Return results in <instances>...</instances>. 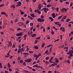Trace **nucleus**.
Wrapping results in <instances>:
<instances>
[{
  "label": "nucleus",
  "instance_id": "f257e3e1",
  "mask_svg": "<svg viewBox=\"0 0 73 73\" xmlns=\"http://www.w3.org/2000/svg\"><path fill=\"white\" fill-rule=\"evenodd\" d=\"M37 21H38V22H44L45 21V20L44 19H41L40 18H39L38 19H37Z\"/></svg>",
  "mask_w": 73,
  "mask_h": 73
},
{
  "label": "nucleus",
  "instance_id": "f03ea898",
  "mask_svg": "<svg viewBox=\"0 0 73 73\" xmlns=\"http://www.w3.org/2000/svg\"><path fill=\"white\" fill-rule=\"evenodd\" d=\"M23 35V33L20 32L19 33L17 34H16V36H21Z\"/></svg>",
  "mask_w": 73,
  "mask_h": 73
},
{
  "label": "nucleus",
  "instance_id": "7ed1b4c3",
  "mask_svg": "<svg viewBox=\"0 0 73 73\" xmlns=\"http://www.w3.org/2000/svg\"><path fill=\"white\" fill-rule=\"evenodd\" d=\"M67 10H66V9L65 8H63L62 9L61 12L64 13L65 12H66Z\"/></svg>",
  "mask_w": 73,
  "mask_h": 73
},
{
  "label": "nucleus",
  "instance_id": "20e7f679",
  "mask_svg": "<svg viewBox=\"0 0 73 73\" xmlns=\"http://www.w3.org/2000/svg\"><path fill=\"white\" fill-rule=\"evenodd\" d=\"M52 16L53 18L54 19L56 17V15H55V14L54 13H53L51 15Z\"/></svg>",
  "mask_w": 73,
  "mask_h": 73
},
{
  "label": "nucleus",
  "instance_id": "39448f33",
  "mask_svg": "<svg viewBox=\"0 0 73 73\" xmlns=\"http://www.w3.org/2000/svg\"><path fill=\"white\" fill-rule=\"evenodd\" d=\"M21 26H24L25 28H27V27L26 26V25H25L23 23H22V24L21 25Z\"/></svg>",
  "mask_w": 73,
  "mask_h": 73
},
{
  "label": "nucleus",
  "instance_id": "423d86ee",
  "mask_svg": "<svg viewBox=\"0 0 73 73\" xmlns=\"http://www.w3.org/2000/svg\"><path fill=\"white\" fill-rule=\"evenodd\" d=\"M27 61L28 62H31V61H32V60L31 59H27Z\"/></svg>",
  "mask_w": 73,
  "mask_h": 73
},
{
  "label": "nucleus",
  "instance_id": "0eeeda50",
  "mask_svg": "<svg viewBox=\"0 0 73 73\" xmlns=\"http://www.w3.org/2000/svg\"><path fill=\"white\" fill-rule=\"evenodd\" d=\"M49 19L50 20H51V21H53V20H54V19H53V18H52V17H49Z\"/></svg>",
  "mask_w": 73,
  "mask_h": 73
},
{
  "label": "nucleus",
  "instance_id": "6e6552de",
  "mask_svg": "<svg viewBox=\"0 0 73 73\" xmlns=\"http://www.w3.org/2000/svg\"><path fill=\"white\" fill-rule=\"evenodd\" d=\"M41 4H40L38 6V7L39 10H41Z\"/></svg>",
  "mask_w": 73,
  "mask_h": 73
},
{
  "label": "nucleus",
  "instance_id": "1a4fd4ad",
  "mask_svg": "<svg viewBox=\"0 0 73 73\" xmlns=\"http://www.w3.org/2000/svg\"><path fill=\"white\" fill-rule=\"evenodd\" d=\"M67 54L69 55V54H73V53H72V52L70 51H69L68 52H67Z\"/></svg>",
  "mask_w": 73,
  "mask_h": 73
},
{
  "label": "nucleus",
  "instance_id": "9d476101",
  "mask_svg": "<svg viewBox=\"0 0 73 73\" xmlns=\"http://www.w3.org/2000/svg\"><path fill=\"white\" fill-rule=\"evenodd\" d=\"M73 56V54H70L69 56L68 57L69 58H70L71 57Z\"/></svg>",
  "mask_w": 73,
  "mask_h": 73
},
{
  "label": "nucleus",
  "instance_id": "9b49d317",
  "mask_svg": "<svg viewBox=\"0 0 73 73\" xmlns=\"http://www.w3.org/2000/svg\"><path fill=\"white\" fill-rule=\"evenodd\" d=\"M10 8H13L14 9H15V6L14 5H12L10 7Z\"/></svg>",
  "mask_w": 73,
  "mask_h": 73
},
{
  "label": "nucleus",
  "instance_id": "f8f14e48",
  "mask_svg": "<svg viewBox=\"0 0 73 73\" xmlns=\"http://www.w3.org/2000/svg\"><path fill=\"white\" fill-rule=\"evenodd\" d=\"M44 11L45 13H47V10H46V8H44Z\"/></svg>",
  "mask_w": 73,
  "mask_h": 73
},
{
  "label": "nucleus",
  "instance_id": "ddd939ff",
  "mask_svg": "<svg viewBox=\"0 0 73 73\" xmlns=\"http://www.w3.org/2000/svg\"><path fill=\"white\" fill-rule=\"evenodd\" d=\"M34 57H36V58H38V56L37 55V54H34Z\"/></svg>",
  "mask_w": 73,
  "mask_h": 73
},
{
  "label": "nucleus",
  "instance_id": "4468645a",
  "mask_svg": "<svg viewBox=\"0 0 73 73\" xmlns=\"http://www.w3.org/2000/svg\"><path fill=\"white\" fill-rule=\"evenodd\" d=\"M31 36L32 37H35V36H36V34H33Z\"/></svg>",
  "mask_w": 73,
  "mask_h": 73
},
{
  "label": "nucleus",
  "instance_id": "2eb2a0df",
  "mask_svg": "<svg viewBox=\"0 0 73 73\" xmlns=\"http://www.w3.org/2000/svg\"><path fill=\"white\" fill-rule=\"evenodd\" d=\"M34 48L35 49H38V47L37 46H35Z\"/></svg>",
  "mask_w": 73,
  "mask_h": 73
},
{
  "label": "nucleus",
  "instance_id": "dca6fc26",
  "mask_svg": "<svg viewBox=\"0 0 73 73\" xmlns=\"http://www.w3.org/2000/svg\"><path fill=\"white\" fill-rule=\"evenodd\" d=\"M46 6H47V7H48V8L51 7V5L49 4H48Z\"/></svg>",
  "mask_w": 73,
  "mask_h": 73
},
{
  "label": "nucleus",
  "instance_id": "f3484780",
  "mask_svg": "<svg viewBox=\"0 0 73 73\" xmlns=\"http://www.w3.org/2000/svg\"><path fill=\"white\" fill-rule=\"evenodd\" d=\"M24 72L26 73H31V72H29V71H28L27 70H24Z\"/></svg>",
  "mask_w": 73,
  "mask_h": 73
},
{
  "label": "nucleus",
  "instance_id": "a211bd4d",
  "mask_svg": "<svg viewBox=\"0 0 73 73\" xmlns=\"http://www.w3.org/2000/svg\"><path fill=\"white\" fill-rule=\"evenodd\" d=\"M7 65L8 66V68H10L11 66V65H10V64H9V63L7 64Z\"/></svg>",
  "mask_w": 73,
  "mask_h": 73
},
{
  "label": "nucleus",
  "instance_id": "6ab92c4d",
  "mask_svg": "<svg viewBox=\"0 0 73 73\" xmlns=\"http://www.w3.org/2000/svg\"><path fill=\"white\" fill-rule=\"evenodd\" d=\"M52 46V44H50L48 45L46 47H45V48H49V47H50V46Z\"/></svg>",
  "mask_w": 73,
  "mask_h": 73
},
{
  "label": "nucleus",
  "instance_id": "aec40b11",
  "mask_svg": "<svg viewBox=\"0 0 73 73\" xmlns=\"http://www.w3.org/2000/svg\"><path fill=\"white\" fill-rule=\"evenodd\" d=\"M37 12H38V14H41V12L40 11H39V10L38 9H37Z\"/></svg>",
  "mask_w": 73,
  "mask_h": 73
},
{
  "label": "nucleus",
  "instance_id": "412c9836",
  "mask_svg": "<svg viewBox=\"0 0 73 73\" xmlns=\"http://www.w3.org/2000/svg\"><path fill=\"white\" fill-rule=\"evenodd\" d=\"M37 42H38V40H35V42H34V44H37Z\"/></svg>",
  "mask_w": 73,
  "mask_h": 73
},
{
  "label": "nucleus",
  "instance_id": "4be33fe9",
  "mask_svg": "<svg viewBox=\"0 0 73 73\" xmlns=\"http://www.w3.org/2000/svg\"><path fill=\"white\" fill-rule=\"evenodd\" d=\"M62 15L61 16H60V17H59L58 18V20H60V19L62 18Z\"/></svg>",
  "mask_w": 73,
  "mask_h": 73
},
{
  "label": "nucleus",
  "instance_id": "5701e85b",
  "mask_svg": "<svg viewBox=\"0 0 73 73\" xmlns=\"http://www.w3.org/2000/svg\"><path fill=\"white\" fill-rule=\"evenodd\" d=\"M18 4H19L20 5H21V4H22V3H21V2H20V1L18 2Z\"/></svg>",
  "mask_w": 73,
  "mask_h": 73
},
{
  "label": "nucleus",
  "instance_id": "b1692460",
  "mask_svg": "<svg viewBox=\"0 0 73 73\" xmlns=\"http://www.w3.org/2000/svg\"><path fill=\"white\" fill-rule=\"evenodd\" d=\"M23 54L24 55H29V54L28 53H23Z\"/></svg>",
  "mask_w": 73,
  "mask_h": 73
},
{
  "label": "nucleus",
  "instance_id": "393cba45",
  "mask_svg": "<svg viewBox=\"0 0 73 73\" xmlns=\"http://www.w3.org/2000/svg\"><path fill=\"white\" fill-rule=\"evenodd\" d=\"M45 45V44L44 43H43L42 44V46H41V47H42V48L44 47V45Z\"/></svg>",
  "mask_w": 73,
  "mask_h": 73
},
{
  "label": "nucleus",
  "instance_id": "a878e982",
  "mask_svg": "<svg viewBox=\"0 0 73 73\" xmlns=\"http://www.w3.org/2000/svg\"><path fill=\"white\" fill-rule=\"evenodd\" d=\"M55 9L56 11H57V12L59 11V8L58 7H57L56 8H55Z\"/></svg>",
  "mask_w": 73,
  "mask_h": 73
},
{
  "label": "nucleus",
  "instance_id": "bb28decb",
  "mask_svg": "<svg viewBox=\"0 0 73 73\" xmlns=\"http://www.w3.org/2000/svg\"><path fill=\"white\" fill-rule=\"evenodd\" d=\"M70 21V19H67L66 20V21L67 23L68 22V21Z\"/></svg>",
  "mask_w": 73,
  "mask_h": 73
},
{
  "label": "nucleus",
  "instance_id": "cd10ccee",
  "mask_svg": "<svg viewBox=\"0 0 73 73\" xmlns=\"http://www.w3.org/2000/svg\"><path fill=\"white\" fill-rule=\"evenodd\" d=\"M66 62H67L68 64H70V62H69V60H68L66 61Z\"/></svg>",
  "mask_w": 73,
  "mask_h": 73
},
{
  "label": "nucleus",
  "instance_id": "c85d7f7f",
  "mask_svg": "<svg viewBox=\"0 0 73 73\" xmlns=\"http://www.w3.org/2000/svg\"><path fill=\"white\" fill-rule=\"evenodd\" d=\"M52 47H51L50 48L49 52L50 53H51V51H52Z\"/></svg>",
  "mask_w": 73,
  "mask_h": 73
},
{
  "label": "nucleus",
  "instance_id": "c756f323",
  "mask_svg": "<svg viewBox=\"0 0 73 73\" xmlns=\"http://www.w3.org/2000/svg\"><path fill=\"white\" fill-rule=\"evenodd\" d=\"M51 33L52 34V35H54V32H53V30H51Z\"/></svg>",
  "mask_w": 73,
  "mask_h": 73
},
{
  "label": "nucleus",
  "instance_id": "7c9ffc66",
  "mask_svg": "<svg viewBox=\"0 0 73 73\" xmlns=\"http://www.w3.org/2000/svg\"><path fill=\"white\" fill-rule=\"evenodd\" d=\"M52 60H53V57H52L49 60V61H52Z\"/></svg>",
  "mask_w": 73,
  "mask_h": 73
},
{
  "label": "nucleus",
  "instance_id": "2f4dec72",
  "mask_svg": "<svg viewBox=\"0 0 73 73\" xmlns=\"http://www.w3.org/2000/svg\"><path fill=\"white\" fill-rule=\"evenodd\" d=\"M49 59V57H46L45 58V59L46 60H48Z\"/></svg>",
  "mask_w": 73,
  "mask_h": 73
},
{
  "label": "nucleus",
  "instance_id": "473e14b6",
  "mask_svg": "<svg viewBox=\"0 0 73 73\" xmlns=\"http://www.w3.org/2000/svg\"><path fill=\"white\" fill-rule=\"evenodd\" d=\"M5 13L4 12H1V15H5Z\"/></svg>",
  "mask_w": 73,
  "mask_h": 73
},
{
  "label": "nucleus",
  "instance_id": "72a5a7b5",
  "mask_svg": "<svg viewBox=\"0 0 73 73\" xmlns=\"http://www.w3.org/2000/svg\"><path fill=\"white\" fill-rule=\"evenodd\" d=\"M9 46H12V43H11V42H9Z\"/></svg>",
  "mask_w": 73,
  "mask_h": 73
},
{
  "label": "nucleus",
  "instance_id": "f704fd0d",
  "mask_svg": "<svg viewBox=\"0 0 73 73\" xmlns=\"http://www.w3.org/2000/svg\"><path fill=\"white\" fill-rule=\"evenodd\" d=\"M65 3L66 4H69V2L66 1L65 2Z\"/></svg>",
  "mask_w": 73,
  "mask_h": 73
},
{
  "label": "nucleus",
  "instance_id": "c9c22d12",
  "mask_svg": "<svg viewBox=\"0 0 73 73\" xmlns=\"http://www.w3.org/2000/svg\"><path fill=\"white\" fill-rule=\"evenodd\" d=\"M58 59L57 60H56L55 61V62H56V63H58L59 62V61H58Z\"/></svg>",
  "mask_w": 73,
  "mask_h": 73
},
{
  "label": "nucleus",
  "instance_id": "e433bc0d",
  "mask_svg": "<svg viewBox=\"0 0 73 73\" xmlns=\"http://www.w3.org/2000/svg\"><path fill=\"white\" fill-rule=\"evenodd\" d=\"M29 53H30V54H32V53H33V51H29Z\"/></svg>",
  "mask_w": 73,
  "mask_h": 73
},
{
  "label": "nucleus",
  "instance_id": "4c0bfd02",
  "mask_svg": "<svg viewBox=\"0 0 73 73\" xmlns=\"http://www.w3.org/2000/svg\"><path fill=\"white\" fill-rule=\"evenodd\" d=\"M30 25L31 26H33V23H30Z\"/></svg>",
  "mask_w": 73,
  "mask_h": 73
},
{
  "label": "nucleus",
  "instance_id": "58836bf2",
  "mask_svg": "<svg viewBox=\"0 0 73 73\" xmlns=\"http://www.w3.org/2000/svg\"><path fill=\"white\" fill-rule=\"evenodd\" d=\"M62 32H65V28L63 27V29L62 30Z\"/></svg>",
  "mask_w": 73,
  "mask_h": 73
},
{
  "label": "nucleus",
  "instance_id": "ea45409f",
  "mask_svg": "<svg viewBox=\"0 0 73 73\" xmlns=\"http://www.w3.org/2000/svg\"><path fill=\"white\" fill-rule=\"evenodd\" d=\"M19 62L20 63H23V61L22 60H20Z\"/></svg>",
  "mask_w": 73,
  "mask_h": 73
},
{
  "label": "nucleus",
  "instance_id": "a19ab883",
  "mask_svg": "<svg viewBox=\"0 0 73 73\" xmlns=\"http://www.w3.org/2000/svg\"><path fill=\"white\" fill-rule=\"evenodd\" d=\"M21 15H24V14H25V13L23 12V11H22L21 12Z\"/></svg>",
  "mask_w": 73,
  "mask_h": 73
},
{
  "label": "nucleus",
  "instance_id": "79ce46f5",
  "mask_svg": "<svg viewBox=\"0 0 73 73\" xmlns=\"http://www.w3.org/2000/svg\"><path fill=\"white\" fill-rule=\"evenodd\" d=\"M20 6H21V5H19V4H17L16 5V7H20Z\"/></svg>",
  "mask_w": 73,
  "mask_h": 73
},
{
  "label": "nucleus",
  "instance_id": "37998d69",
  "mask_svg": "<svg viewBox=\"0 0 73 73\" xmlns=\"http://www.w3.org/2000/svg\"><path fill=\"white\" fill-rule=\"evenodd\" d=\"M64 48L65 49H68V47H64Z\"/></svg>",
  "mask_w": 73,
  "mask_h": 73
},
{
  "label": "nucleus",
  "instance_id": "c03bdc74",
  "mask_svg": "<svg viewBox=\"0 0 73 73\" xmlns=\"http://www.w3.org/2000/svg\"><path fill=\"white\" fill-rule=\"evenodd\" d=\"M48 52V50H46L45 52L44 53L45 54L47 53Z\"/></svg>",
  "mask_w": 73,
  "mask_h": 73
},
{
  "label": "nucleus",
  "instance_id": "a18cd8bd",
  "mask_svg": "<svg viewBox=\"0 0 73 73\" xmlns=\"http://www.w3.org/2000/svg\"><path fill=\"white\" fill-rule=\"evenodd\" d=\"M40 38H41V36L39 37L38 38H37L36 39H38L40 40Z\"/></svg>",
  "mask_w": 73,
  "mask_h": 73
},
{
  "label": "nucleus",
  "instance_id": "49530a36",
  "mask_svg": "<svg viewBox=\"0 0 73 73\" xmlns=\"http://www.w3.org/2000/svg\"><path fill=\"white\" fill-rule=\"evenodd\" d=\"M66 16H65L63 17V18L64 19H66Z\"/></svg>",
  "mask_w": 73,
  "mask_h": 73
},
{
  "label": "nucleus",
  "instance_id": "de8ad7c7",
  "mask_svg": "<svg viewBox=\"0 0 73 73\" xmlns=\"http://www.w3.org/2000/svg\"><path fill=\"white\" fill-rule=\"evenodd\" d=\"M23 65H25V66H26V63H25V62H24L23 63Z\"/></svg>",
  "mask_w": 73,
  "mask_h": 73
},
{
  "label": "nucleus",
  "instance_id": "09e8293b",
  "mask_svg": "<svg viewBox=\"0 0 73 73\" xmlns=\"http://www.w3.org/2000/svg\"><path fill=\"white\" fill-rule=\"evenodd\" d=\"M43 4H44V5H47V4L45 3V2H44V3H43Z\"/></svg>",
  "mask_w": 73,
  "mask_h": 73
},
{
  "label": "nucleus",
  "instance_id": "8fccbe9b",
  "mask_svg": "<svg viewBox=\"0 0 73 73\" xmlns=\"http://www.w3.org/2000/svg\"><path fill=\"white\" fill-rule=\"evenodd\" d=\"M73 3H71L70 4V7H72V5H73Z\"/></svg>",
  "mask_w": 73,
  "mask_h": 73
},
{
  "label": "nucleus",
  "instance_id": "3c124183",
  "mask_svg": "<svg viewBox=\"0 0 73 73\" xmlns=\"http://www.w3.org/2000/svg\"><path fill=\"white\" fill-rule=\"evenodd\" d=\"M27 37V35H24V36H23V37L26 38Z\"/></svg>",
  "mask_w": 73,
  "mask_h": 73
},
{
  "label": "nucleus",
  "instance_id": "603ef678",
  "mask_svg": "<svg viewBox=\"0 0 73 73\" xmlns=\"http://www.w3.org/2000/svg\"><path fill=\"white\" fill-rule=\"evenodd\" d=\"M29 23V20H28V21H26V24H28V23Z\"/></svg>",
  "mask_w": 73,
  "mask_h": 73
},
{
  "label": "nucleus",
  "instance_id": "864d4df0",
  "mask_svg": "<svg viewBox=\"0 0 73 73\" xmlns=\"http://www.w3.org/2000/svg\"><path fill=\"white\" fill-rule=\"evenodd\" d=\"M40 17H41V19H44V16L43 15H41V16Z\"/></svg>",
  "mask_w": 73,
  "mask_h": 73
},
{
  "label": "nucleus",
  "instance_id": "5fc2aeb1",
  "mask_svg": "<svg viewBox=\"0 0 73 73\" xmlns=\"http://www.w3.org/2000/svg\"><path fill=\"white\" fill-rule=\"evenodd\" d=\"M61 24H58L57 25L59 26V27H61Z\"/></svg>",
  "mask_w": 73,
  "mask_h": 73
},
{
  "label": "nucleus",
  "instance_id": "6e6d98bb",
  "mask_svg": "<svg viewBox=\"0 0 73 73\" xmlns=\"http://www.w3.org/2000/svg\"><path fill=\"white\" fill-rule=\"evenodd\" d=\"M51 9H53V10H54V9H55V8H54V7H52Z\"/></svg>",
  "mask_w": 73,
  "mask_h": 73
},
{
  "label": "nucleus",
  "instance_id": "4d7b16f0",
  "mask_svg": "<svg viewBox=\"0 0 73 73\" xmlns=\"http://www.w3.org/2000/svg\"><path fill=\"white\" fill-rule=\"evenodd\" d=\"M17 31H20L21 30V29L20 28H18L17 29Z\"/></svg>",
  "mask_w": 73,
  "mask_h": 73
},
{
  "label": "nucleus",
  "instance_id": "13d9d810",
  "mask_svg": "<svg viewBox=\"0 0 73 73\" xmlns=\"http://www.w3.org/2000/svg\"><path fill=\"white\" fill-rule=\"evenodd\" d=\"M17 60H20V56L18 57Z\"/></svg>",
  "mask_w": 73,
  "mask_h": 73
},
{
  "label": "nucleus",
  "instance_id": "bf43d9fd",
  "mask_svg": "<svg viewBox=\"0 0 73 73\" xmlns=\"http://www.w3.org/2000/svg\"><path fill=\"white\" fill-rule=\"evenodd\" d=\"M61 21L62 22H63V21H64V19L63 18H62V20H61Z\"/></svg>",
  "mask_w": 73,
  "mask_h": 73
},
{
  "label": "nucleus",
  "instance_id": "052dcab7",
  "mask_svg": "<svg viewBox=\"0 0 73 73\" xmlns=\"http://www.w3.org/2000/svg\"><path fill=\"white\" fill-rule=\"evenodd\" d=\"M12 48H15V45L14 44H13Z\"/></svg>",
  "mask_w": 73,
  "mask_h": 73
},
{
  "label": "nucleus",
  "instance_id": "680f3d73",
  "mask_svg": "<svg viewBox=\"0 0 73 73\" xmlns=\"http://www.w3.org/2000/svg\"><path fill=\"white\" fill-rule=\"evenodd\" d=\"M17 21H18V20H17V19H16L15 21V22L16 23L17 22Z\"/></svg>",
  "mask_w": 73,
  "mask_h": 73
},
{
  "label": "nucleus",
  "instance_id": "e2e57ef3",
  "mask_svg": "<svg viewBox=\"0 0 73 73\" xmlns=\"http://www.w3.org/2000/svg\"><path fill=\"white\" fill-rule=\"evenodd\" d=\"M27 68H30V69H32V68L31 67L29 66H27Z\"/></svg>",
  "mask_w": 73,
  "mask_h": 73
},
{
  "label": "nucleus",
  "instance_id": "0e129e2a",
  "mask_svg": "<svg viewBox=\"0 0 73 73\" xmlns=\"http://www.w3.org/2000/svg\"><path fill=\"white\" fill-rule=\"evenodd\" d=\"M4 6V5L3 4H2L0 5V7H3Z\"/></svg>",
  "mask_w": 73,
  "mask_h": 73
},
{
  "label": "nucleus",
  "instance_id": "69168bd1",
  "mask_svg": "<svg viewBox=\"0 0 73 73\" xmlns=\"http://www.w3.org/2000/svg\"><path fill=\"white\" fill-rule=\"evenodd\" d=\"M9 72H12V70L11 68H9Z\"/></svg>",
  "mask_w": 73,
  "mask_h": 73
},
{
  "label": "nucleus",
  "instance_id": "338daca9",
  "mask_svg": "<svg viewBox=\"0 0 73 73\" xmlns=\"http://www.w3.org/2000/svg\"><path fill=\"white\" fill-rule=\"evenodd\" d=\"M39 27H40V25H39L38 24L36 25V27L38 28Z\"/></svg>",
  "mask_w": 73,
  "mask_h": 73
},
{
  "label": "nucleus",
  "instance_id": "774afa93",
  "mask_svg": "<svg viewBox=\"0 0 73 73\" xmlns=\"http://www.w3.org/2000/svg\"><path fill=\"white\" fill-rule=\"evenodd\" d=\"M71 24H69L68 25V26L69 27H71Z\"/></svg>",
  "mask_w": 73,
  "mask_h": 73
}]
</instances>
